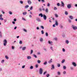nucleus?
<instances>
[{"label": "nucleus", "instance_id": "nucleus-1", "mask_svg": "<svg viewBox=\"0 0 77 77\" xmlns=\"http://www.w3.org/2000/svg\"><path fill=\"white\" fill-rule=\"evenodd\" d=\"M71 27L74 30H75L77 29V27L75 26L74 25H71Z\"/></svg>", "mask_w": 77, "mask_h": 77}, {"label": "nucleus", "instance_id": "nucleus-2", "mask_svg": "<svg viewBox=\"0 0 77 77\" xmlns=\"http://www.w3.org/2000/svg\"><path fill=\"white\" fill-rule=\"evenodd\" d=\"M48 43L50 45H51V46H52L53 44V42L51 41H48Z\"/></svg>", "mask_w": 77, "mask_h": 77}, {"label": "nucleus", "instance_id": "nucleus-3", "mask_svg": "<svg viewBox=\"0 0 77 77\" xmlns=\"http://www.w3.org/2000/svg\"><path fill=\"white\" fill-rule=\"evenodd\" d=\"M39 73L40 74H42V69L40 68L39 70Z\"/></svg>", "mask_w": 77, "mask_h": 77}, {"label": "nucleus", "instance_id": "nucleus-4", "mask_svg": "<svg viewBox=\"0 0 77 77\" xmlns=\"http://www.w3.org/2000/svg\"><path fill=\"white\" fill-rule=\"evenodd\" d=\"M6 44H7V41H6V40L5 39L4 42V46H6Z\"/></svg>", "mask_w": 77, "mask_h": 77}, {"label": "nucleus", "instance_id": "nucleus-5", "mask_svg": "<svg viewBox=\"0 0 77 77\" xmlns=\"http://www.w3.org/2000/svg\"><path fill=\"white\" fill-rule=\"evenodd\" d=\"M67 8L68 9H70L71 8V4H69L67 5Z\"/></svg>", "mask_w": 77, "mask_h": 77}, {"label": "nucleus", "instance_id": "nucleus-6", "mask_svg": "<svg viewBox=\"0 0 77 77\" xmlns=\"http://www.w3.org/2000/svg\"><path fill=\"white\" fill-rule=\"evenodd\" d=\"M43 19L45 20H47V16L45 14H43Z\"/></svg>", "mask_w": 77, "mask_h": 77}, {"label": "nucleus", "instance_id": "nucleus-7", "mask_svg": "<svg viewBox=\"0 0 77 77\" xmlns=\"http://www.w3.org/2000/svg\"><path fill=\"white\" fill-rule=\"evenodd\" d=\"M36 20L37 21H38V22H40L41 21V19H40V18L39 17H37L36 18Z\"/></svg>", "mask_w": 77, "mask_h": 77}, {"label": "nucleus", "instance_id": "nucleus-8", "mask_svg": "<svg viewBox=\"0 0 77 77\" xmlns=\"http://www.w3.org/2000/svg\"><path fill=\"white\" fill-rule=\"evenodd\" d=\"M55 24L57 26H58V22H57V20H55Z\"/></svg>", "mask_w": 77, "mask_h": 77}, {"label": "nucleus", "instance_id": "nucleus-9", "mask_svg": "<svg viewBox=\"0 0 77 77\" xmlns=\"http://www.w3.org/2000/svg\"><path fill=\"white\" fill-rule=\"evenodd\" d=\"M72 64L73 65V66H77V64L75 62H72Z\"/></svg>", "mask_w": 77, "mask_h": 77}, {"label": "nucleus", "instance_id": "nucleus-10", "mask_svg": "<svg viewBox=\"0 0 77 77\" xmlns=\"http://www.w3.org/2000/svg\"><path fill=\"white\" fill-rule=\"evenodd\" d=\"M28 3L29 5H31L32 4V2L30 0H28Z\"/></svg>", "mask_w": 77, "mask_h": 77}, {"label": "nucleus", "instance_id": "nucleus-11", "mask_svg": "<svg viewBox=\"0 0 77 77\" xmlns=\"http://www.w3.org/2000/svg\"><path fill=\"white\" fill-rule=\"evenodd\" d=\"M61 5L63 7H64L65 6V4H64V3L63 2L61 1Z\"/></svg>", "mask_w": 77, "mask_h": 77}, {"label": "nucleus", "instance_id": "nucleus-12", "mask_svg": "<svg viewBox=\"0 0 77 77\" xmlns=\"http://www.w3.org/2000/svg\"><path fill=\"white\" fill-rule=\"evenodd\" d=\"M27 59L29 60V59H31V58H32V57L30 56H28L27 57Z\"/></svg>", "mask_w": 77, "mask_h": 77}, {"label": "nucleus", "instance_id": "nucleus-13", "mask_svg": "<svg viewBox=\"0 0 77 77\" xmlns=\"http://www.w3.org/2000/svg\"><path fill=\"white\" fill-rule=\"evenodd\" d=\"M69 18L70 19H71V20H73L74 18L73 17V16H69Z\"/></svg>", "mask_w": 77, "mask_h": 77}, {"label": "nucleus", "instance_id": "nucleus-14", "mask_svg": "<svg viewBox=\"0 0 77 77\" xmlns=\"http://www.w3.org/2000/svg\"><path fill=\"white\" fill-rule=\"evenodd\" d=\"M51 69H54V65H51Z\"/></svg>", "mask_w": 77, "mask_h": 77}, {"label": "nucleus", "instance_id": "nucleus-15", "mask_svg": "<svg viewBox=\"0 0 77 77\" xmlns=\"http://www.w3.org/2000/svg\"><path fill=\"white\" fill-rule=\"evenodd\" d=\"M39 16H41V17H43L44 14H42V13H40L39 14Z\"/></svg>", "mask_w": 77, "mask_h": 77}, {"label": "nucleus", "instance_id": "nucleus-16", "mask_svg": "<svg viewBox=\"0 0 77 77\" xmlns=\"http://www.w3.org/2000/svg\"><path fill=\"white\" fill-rule=\"evenodd\" d=\"M53 61H52V59H51V60L48 61L49 63H51V62H52Z\"/></svg>", "mask_w": 77, "mask_h": 77}, {"label": "nucleus", "instance_id": "nucleus-17", "mask_svg": "<svg viewBox=\"0 0 77 77\" xmlns=\"http://www.w3.org/2000/svg\"><path fill=\"white\" fill-rule=\"evenodd\" d=\"M39 40L40 42H43V38H40Z\"/></svg>", "mask_w": 77, "mask_h": 77}, {"label": "nucleus", "instance_id": "nucleus-18", "mask_svg": "<svg viewBox=\"0 0 77 77\" xmlns=\"http://www.w3.org/2000/svg\"><path fill=\"white\" fill-rule=\"evenodd\" d=\"M26 47H23L22 48V50H23V51L25 50H26Z\"/></svg>", "mask_w": 77, "mask_h": 77}, {"label": "nucleus", "instance_id": "nucleus-19", "mask_svg": "<svg viewBox=\"0 0 77 77\" xmlns=\"http://www.w3.org/2000/svg\"><path fill=\"white\" fill-rule=\"evenodd\" d=\"M23 15H26L27 14V12H24L23 13Z\"/></svg>", "mask_w": 77, "mask_h": 77}, {"label": "nucleus", "instance_id": "nucleus-20", "mask_svg": "<svg viewBox=\"0 0 77 77\" xmlns=\"http://www.w3.org/2000/svg\"><path fill=\"white\" fill-rule=\"evenodd\" d=\"M0 38H2V33L1 32H0Z\"/></svg>", "mask_w": 77, "mask_h": 77}, {"label": "nucleus", "instance_id": "nucleus-21", "mask_svg": "<svg viewBox=\"0 0 77 77\" xmlns=\"http://www.w3.org/2000/svg\"><path fill=\"white\" fill-rule=\"evenodd\" d=\"M66 44H68L69 43V41L68 40H66L65 41Z\"/></svg>", "mask_w": 77, "mask_h": 77}, {"label": "nucleus", "instance_id": "nucleus-22", "mask_svg": "<svg viewBox=\"0 0 77 77\" xmlns=\"http://www.w3.org/2000/svg\"><path fill=\"white\" fill-rule=\"evenodd\" d=\"M65 59H63L61 61L62 63H63L65 62Z\"/></svg>", "mask_w": 77, "mask_h": 77}, {"label": "nucleus", "instance_id": "nucleus-23", "mask_svg": "<svg viewBox=\"0 0 77 77\" xmlns=\"http://www.w3.org/2000/svg\"><path fill=\"white\" fill-rule=\"evenodd\" d=\"M45 11L46 13H47L48 12V8H46L45 9Z\"/></svg>", "mask_w": 77, "mask_h": 77}, {"label": "nucleus", "instance_id": "nucleus-24", "mask_svg": "<svg viewBox=\"0 0 77 77\" xmlns=\"http://www.w3.org/2000/svg\"><path fill=\"white\" fill-rule=\"evenodd\" d=\"M43 64L44 65L47 64V61L45 62L44 63H43Z\"/></svg>", "mask_w": 77, "mask_h": 77}, {"label": "nucleus", "instance_id": "nucleus-25", "mask_svg": "<svg viewBox=\"0 0 77 77\" xmlns=\"http://www.w3.org/2000/svg\"><path fill=\"white\" fill-rule=\"evenodd\" d=\"M70 69L71 70H73L74 69V68H73V67L71 66L70 67Z\"/></svg>", "mask_w": 77, "mask_h": 77}, {"label": "nucleus", "instance_id": "nucleus-26", "mask_svg": "<svg viewBox=\"0 0 77 77\" xmlns=\"http://www.w3.org/2000/svg\"><path fill=\"white\" fill-rule=\"evenodd\" d=\"M66 67L65 66H63V69H66Z\"/></svg>", "mask_w": 77, "mask_h": 77}, {"label": "nucleus", "instance_id": "nucleus-27", "mask_svg": "<svg viewBox=\"0 0 77 77\" xmlns=\"http://www.w3.org/2000/svg\"><path fill=\"white\" fill-rule=\"evenodd\" d=\"M33 56L34 57H35V58H37V56H36L35 54H33Z\"/></svg>", "mask_w": 77, "mask_h": 77}, {"label": "nucleus", "instance_id": "nucleus-28", "mask_svg": "<svg viewBox=\"0 0 77 77\" xmlns=\"http://www.w3.org/2000/svg\"><path fill=\"white\" fill-rule=\"evenodd\" d=\"M51 50H52L53 51H54V50L53 49V47L51 46Z\"/></svg>", "mask_w": 77, "mask_h": 77}, {"label": "nucleus", "instance_id": "nucleus-29", "mask_svg": "<svg viewBox=\"0 0 77 77\" xmlns=\"http://www.w3.org/2000/svg\"><path fill=\"white\" fill-rule=\"evenodd\" d=\"M41 32H42V35L44 34V31L43 30H42L41 31Z\"/></svg>", "mask_w": 77, "mask_h": 77}, {"label": "nucleus", "instance_id": "nucleus-30", "mask_svg": "<svg viewBox=\"0 0 77 77\" xmlns=\"http://www.w3.org/2000/svg\"><path fill=\"white\" fill-rule=\"evenodd\" d=\"M33 50H31V52L30 53V54H32V53H33Z\"/></svg>", "mask_w": 77, "mask_h": 77}, {"label": "nucleus", "instance_id": "nucleus-31", "mask_svg": "<svg viewBox=\"0 0 77 77\" xmlns=\"http://www.w3.org/2000/svg\"><path fill=\"white\" fill-rule=\"evenodd\" d=\"M68 20L69 23H71V20L70 19H68Z\"/></svg>", "mask_w": 77, "mask_h": 77}, {"label": "nucleus", "instance_id": "nucleus-32", "mask_svg": "<svg viewBox=\"0 0 77 77\" xmlns=\"http://www.w3.org/2000/svg\"><path fill=\"white\" fill-rule=\"evenodd\" d=\"M19 44H23V42L22 41H20L19 42Z\"/></svg>", "mask_w": 77, "mask_h": 77}, {"label": "nucleus", "instance_id": "nucleus-33", "mask_svg": "<svg viewBox=\"0 0 77 77\" xmlns=\"http://www.w3.org/2000/svg\"><path fill=\"white\" fill-rule=\"evenodd\" d=\"M41 27L42 29H44V26H41Z\"/></svg>", "mask_w": 77, "mask_h": 77}, {"label": "nucleus", "instance_id": "nucleus-34", "mask_svg": "<svg viewBox=\"0 0 77 77\" xmlns=\"http://www.w3.org/2000/svg\"><path fill=\"white\" fill-rule=\"evenodd\" d=\"M33 69V66H31L30 67V69Z\"/></svg>", "mask_w": 77, "mask_h": 77}, {"label": "nucleus", "instance_id": "nucleus-35", "mask_svg": "<svg viewBox=\"0 0 77 77\" xmlns=\"http://www.w3.org/2000/svg\"><path fill=\"white\" fill-rule=\"evenodd\" d=\"M45 35L46 36H48V32H46Z\"/></svg>", "mask_w": 77, "mask_h": 77}, {"label": "nucleus", "instance_id": "nucleus-36", "mask_svg": "<svg viewBox=\"0 0 77 77\" xmlns=\"http://www.w3.org/2000/svg\"><path fill=\"white\" fill-rule=\"evenodd\" d=\"M29 5H27L25 7V8H29Z\"/></svg>", "mask_w": 77, "mask_h": 77}, {"label": "nucleus", "instance_id": "nucleus-37", "mask_svg": "<svg viewBox=\"0 0 77 77\" xmlns=\"http://www.w3.org/2000/svg\"><path fill=\"white\" fill-rule=\"evenodd\" d=\"M37 62H38V63H41V60H38Z\"/></svg>", "mask_w": 77, "mask_h": 77}, {"label": "nucleus", "instance_id": "nucleus-38", "mask_svg": "<svg viewBox=\"0 0 77 77\" xmlns=\"http://www.w3.org/2000/svg\"><path fill=\"white\" fill-rule=\"evenodd\" d=\"M65 15H67L68 14V12H67V11H65Z\"/></svg>", "mask_w": 77, "mask_h": 77}, {"label": "nucleus", "instance_id": "nucleus-39", "mask_svg": "<svg viewBox=\"0 0 77 77\" xmlns=\"http://www.w3.org/2000/svg\"><path fill=\"white\" fill-rule=\"evenodd\" d=\"M20 4H23V1H20Z\"/></svg>", "mask_w": 77, "mask_h": 77}, {"label": "nucleus", "instance_id": "nucleus-40", "mask_svg": "<svg viewBox=\"0 0 77 77\" xmlns=\"http://www.w3.org/2000/svg\"><path fill=\"white\" fill-rule=\"evenodd\" d=\"M58 75H60V72H57Z\"/></svg>", "mask_w": 77, "mask_h": 77}, {"label": "nucleus", "instance_id": "nucleus-41", "mask_svg": "<svg viewBox=\"0 0 77 77\" xmlns=\"http://www.w3.org/2000/svg\"><path fill=\"white\" fill-rule=\"evenodd\" d=\"M5 58L6 59H9V57L7 56H5Z\"/></svg>", "mask_w": 77, "mask_h": 77}, {"label": "nucleus", "instance_id": "nucleus-42", "mask_svg": "<svg viewBox=\"0 0 77 77\" xmlns=\"http://www.w3.org/2000/svg\"><path fill=\"white\" fill-rule=\"evenodd\" d=\"M5 62V60H2L1 61L2 63H4V62Z\"/></svg>", "mask_w": 77, "mask_h": 77}, {"label": "nucleus", "instance_id": "nucleus-43", "mask_svg": "<svg viewBox=\"0 0 77 77\" xmlns=\"http://www.w3.org/2000/svg\"><path fill=\"white\" fill-rule=\"evenodd\" d=\"M43 50H44L45 51H47V49H46V48H44L43 49Z\"/></svg>", "mask_w": 77, "mask_h": 77}, {"label": "nucleus", "instance_id": "nucleus-44", "mask_svg": "<svg viewBox=\"0 0 77 77\" xmlns=\"http://www.w3.org/2000/svg\"><path fill=\"white\" fill-rule=\"evenodd\" d=\"M63 74L65 75L66 74V71H64L63 72Z\"/></svg>", "mask_w": 77, "mask_h": 77}, {"label": "nucleus", "instance_id": "nucleus-45", "mask_svg": "<svg viewBox=\"0 0 77 77\" xmlns=\"http://www.w3.org/2000/svg\"><path fill=\"white\" fill-rule=\"evenodd\" d=\"M30 10H33V6H32L30 8Z\"/></svg>", "mask_w": 77, "mask_h": 77}, {"label": "nucleus", "instance_id": "nucleus-46", "mask_svg": "<svg viewBox=\"0 0 77 77\" xmlns=\"http://www.w3.org/2000/svg\"><path fill=\"white\" fill-rule=\"evenodd\" d=\"M60 27L61 28V29H63V26L62 25H60Z\"/></svg>", "mask_w": 77, "mask_h": 77}, {"label": "nucleus", "instance_id": "nucleus-47", "mask_svg": "<svg viewBox=\"0 0 77 77\" xmlns=\"http://www.w3.org/2000/svg\"><path fill=\"white\" fill-rule=\"evenodd\" d=\"M57 65L58 67H60V64H57Z\"/></svg>", "mask_w": 77, "mask_h": 77}, {"label": "nucleus", "instance_id": "nucleus-48", "mask_svg": "<svg viewBox=\"0 0 77 77\" xmlns=\"http://www.w3.org/2000/svg\"><path fill=\"white\" fill-rule=\"evenodd\" d=\"M57 5L58 6H60V4L59 3H57Z\"/></svg>", "mask_w": 77, "mask_h": 77}, {"label": "nucleus", "instance_id": "nucleus-49", "mask_svg": "<svg viewBox=\"0 0 77 77\" xmlns=\"http://www.w3.org/2000/svg\"><path fill=\"white\" fill-rule=\"evenodd\" d=\"M57 8L56 7H55L54 8V10H57Z\"/></svg>", "mask_w": 77, "mask_h": 77}, {"label": "nucleus", "instance_id": "nucleus-50", "mask_svg": "<svg viewBox=\"0 0 77 77\" xmlns=\"http://www.w3.org/2000/svg\"><path fill=\"white\" fill-rule=\"evenodd\" d=\"M0 20H1L2 21L4 19L2 17H0Z\"/></svg>", "mask_w": 77, "mask_h": 77}, {"label": "nucleus", "instance_id": "nucleus-51", "mask_svg": "<svg viewBox=\"0 0 77 77\" xmlns=\"http://www.w3.org/2000/svg\"><path fill=\"white\" fill-rule=\"evenodd\" d=\"M62 51H63V52H65V49L63 48L62 49Z\"/></svg>", "mask_w": 77, "mask_h": 77}, {"label": "nucleus", "instance_id": "nucleus-52", "mask_svg": "<svg viewBox=\"0 0 77 77\" xmlns=\"http://www.w3.org/2000/svg\"><path fill=\"white\" fill-rule=\"evenodd\" d=\"M55 17H57H57H58V15H57V14H55Z\"/></svg>", "mask_w": 77, "mask_h": 77}, {"label": "nucleus", "instance_id": "nucleus-53", "mask_svg": "<svg viewBox=\"0 0 77 77\" xmlns=\"http://www.w3.org/2000/svg\"><path fill=\"white\" fill-rule=\"evenodd\" d=\"M49 76H50V74H47L46 75V77H49Z\"/></svg>", "mask_w": 77, "mask_h": 77}, {"label": "nucleus", "instance_id": "nucleus-54", "mask_svg": "<svg viewBox=\"0 0 77 77\" xmlns=\"http://www.w3.org/2000/svg\"><path fill=\"white\" fill-rule=\"evenodd\" d=\"M9 14H10V15H12V12H11V11H9Z\"/></svg>", "mask_w": 77, "mask_h": 77}, {"label": "nucleus", "instance_id": "nucleus-55", "mask_svg": "<svg viewBox=\"0 0 77 77\" xmlns=\"http://www.w3.org/2000/svg\"><path fill=\"white\" fill-rule=\"evenodd\" d=\"M23 30L24 32H27V30H26L25 29H23Z\"/></svg>", "mask_w": 77, "mask_h": 77}, {"label": "nucleus", "instance_id": "nucleus-56", "mask_svg": "<svg viewBox=\"0 0 77 77\" xmlns=\"http://www.w3.org/2000/svg\"><path fill=\"white\" fill-rule=\"evenodd\" d=\"M25 66H26L25 65H23L22 66V68H25Z\"/></svg>", "mask_w": 77, "mask_h": 77}, {"label": "nucleus", "instance_id": "nucleus-57", "mask_svg": "<svg viewBox=\"0 0 77 77\" xmlns=\"http://www.w3.org/2000/svg\"><path fill=\"white\" fill-rule=\"evenodd\" d=\"M37 30H39V28L38 27H37L36 28Z\"/></svg>", "mask_w": 77, "mask_h": 77}, {"label": "nucleus", "instance_id": "nucleus-58", "mask_svg": "<svg viewBox=\"0 0 77 77\" xmlns=\"http://www.w3.org/2000/svg\"><path fill=\"white\" fill-rule=\"evenodd\" d=\"M46 73H47V72L46 71L45 72L43 73V75H45V74H46Z\"/></svg>", "mask_w": 77, "mask_h": 77}, {"label": "nucleus", "instance_id": "nucleus-59", "mask_svg": "<svg viewBox=\"0 0 77 77\" xmlns=\"http://www.w3.org/2000/svg\"><path fill=\"white\" fill-rule=\"evenodd\" d=\"M54 39L55 41H57V38H55Z\"/></svg>", "mask_w": 77, "mask_h": 77}, {"label": "nucleus", "instance_id": "nucleus-60", "mask_svg": "<svg viewBox=\"0 0 77 77\" xmlns=\"http://www.w3.org/2000/svg\"><path fill=\"white\" fill-rule=\"evenodd\" d=\"M53 27H56V25L55 24H53Z\"/></svg>", "mask_w": 77, "mask_h": 77}, {"label": "nucleus", "instance_id": "nucleus-61", "mask_svg": "<svg viewBox=\"0 0 77 77\" xmlns=\"http://www.w3.org/2000/svg\"><path fill=\"white\" fill-rule=\"evenodd\" d=\"M41 1L43 3H44V2H45V0H41Z\"/></svg>", "mask_w": 77, "mask_h": 77}, {"label": "nucleus", "instance_id": "nucleus-62", "mask_svg": "<svg viewBox=\"0 0 77 77\" xmlns=\"http://www.w3.org/2000/svg\"><path fill=\"white\" fill-rule=\"evenodd\" d=\"M35 67H36V68H38V65H35Z\"/></svg>", "mask_w": 77, "mask_h": 77}, {"label": "nucleus", "instance_id": "nucleus-63", "mask_svg": "<svg viewBox=\"0 0 77 77\" xmlns=\"http://www.w3.org/2000/svg\"><path fill=\"white\" fill-rule=\"evenodd\" d=\"M12 50H14V46H12Z\"/></svg>", "mask_w": 77, "mask_h": 77}, {"label": "nucleus", "instance_id": "nucleus-64", "mask_svg": "<svg viewBox=\"0 0 77 77\" xmlns=\"http://www.w3.org/2000/svg\"><path fill=\"white\" fill-rule=\"evenodd\" d=\"M47 6L48 7L50 6V4L49 3H48Z\"/></svg>", "mask_w": 77, "mask_h": 77}]
</instances>
